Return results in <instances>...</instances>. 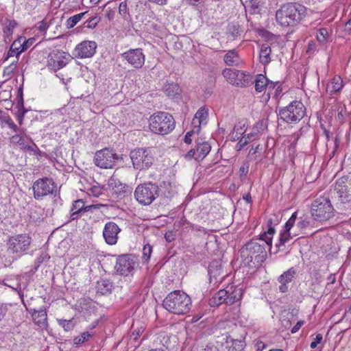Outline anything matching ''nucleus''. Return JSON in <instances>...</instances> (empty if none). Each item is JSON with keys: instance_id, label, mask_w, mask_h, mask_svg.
Listing matches in <instances>:
<instances>
[{"instance_id": "obj_6", "label": "nucleus", "mask_w": 351, "mask_h": 351, "mask_svg": "<svg viewBox=\"0 0 351 351\" xmlns=\"http://www.w3.org/2000/svg\"><path fill=\"white\" fill-rule=\"evenodd\" d=\"M280 119L287 124L298 123L306 114V107L298 100L291 101L288 106L278 110Z\"/></svg>"}, {"instance_id": "obj_38", "label": "nucleus", "mask_w": 351, "mask_h": 351, "mask_svg": "<svg viewBox=\"0 0 351 351\" xmlns=\"http://www.w3.org/2000/svg\"><path fill=\"white\" fill-rule=\"evenodd\" d=\"M16 23L14 20H7L5 26L3 28V34L5 39H10L13 34V29L16 27Z\"/></svg>"}, {"instance_id": "obj_33", "label": "nucleus", "mask_w": 351, "mask_h": 351, "mask_svg": "<svg viewBox=\"0 0 351 351\" xmlns=\"http://www.w3.org/2000/svg\"><path fill=\"white\" fill-rule=\"evenodd\" d=\"M112 287V282L107 279H101L97 282V292L102 295L110 293Z\"/></svg>"}, {"instance_id": "obj_40", "label": "nucleus", "mask_w": 351, "mask_h": 351, "mask_svg": "<svg viewBox=\"0 0 351 351\" xmlns=\"http://www.w3.org/2000/svg\"><path fill=\"white\" fill-rule=\"evenodd\" d=\"M24 135H25V131L23 129V131L21 132H18V134L13 135L10 138V143H12L14 145L23 146L25 145Z\"/></svg>"}, {"instance_id": "obj_50", "label": "nucleus", "mask_w": 351, "mask_h": 351, "mask_svg": "<svg viewBox=\"0 0 351 351\" xmlns=\"http://www.w3.org/2000/svg\"><path fill=\"white\" fill-rule=\"evenodd\" d=\"M1 120L14 132H21L23 131V129L18 128V126L14 123V122L12 121L10 116L3 117L1 118Z\"/></svg>"}, {"instance_id": "obj_13", "label": "nucleus", "mask_w": 351, "mask_h": 351, "mask_svg": "<svg viewBox=\"0 0 351 351\" xmlns=\"http://www.w3.org/2000/svg\"><path fill=\"white\" fill-rule=\"evenodd\" d=\"M138 265L136 256L132 254H122L117 256L114 269L119 275L132 276Z\"/></svg>"}, {"instance_id": "obj_52", "label": "nucleus", "mask_w": 351, "mask_h": 351, "mask_svg": "<svg viewBox=\"0 0 351 351\" xmlns=\"http://www.w3.org/2000/svg\"><path fill=\"white\" fill-rule=\"evenodd\" d=\"M310 226V221L306 219H301L295 224L296 231L300 233Z\"/></svg>"}, {"instance_id": "obj_35", "label": "nucleus", "mask_w": 351, "mask_h": 351, "mask_svg": "<svg viewBox=\"0 0 351 351\" xmlns=\"http://www.w3.org/2000/svg\"><path fill=\"white\" fill-rule=\"evenodd\" d=\"M52 19L45 17L43 21L37 23L35 25V28L38 31V34H40L41 36H45L47 30L52 23Z\"/></svg>"}, {"instance_id": "obj_27", "label": "nucleus", "mask_w": 351, "mask_h": 351, "mask_svg": "<svg viewBox=\"0 0 351 351\" xmlns=\"http://www.w3.org/2000/svg\"><path fill=\"white\" fill-rule=\"evenodd\" d=\"M160 186L162 195L168 199H171L177 193L175 183L169 181H163Z\"/></svg>"}, {"instance_id": "obj_63", "label": "nucleus", "mask_w": 351, "mask_h": 351, "mask_svg": "<svg viewBox=\"0 0 351 351\" xmlns=\"http://www.w3.org/2000/svg\"><path fill=\"white\" fill-rule=\"evenodd\" d=\"M193 134V131H189L188 132L186 135L184 136V143H186V144H191V142H192V140L191 138V136Z\"/></svg>"}, {"instance_id": "obj_56", "label": "nucleus", "mask_w": 351, "mask_h": 351, "mask_svg": "<svg viewBox=\"0 0 351 351\" xmlns=\"http://www.w3.org/2000/svg\"><path fill=\"white\" fill-rule=\"evenodd\" d=\"M49 258L50 256L46 252H42L36 260V267H38L42 263L47 261Z\"/></svg>"}, {"instance_id": "obj_12", "label": "nucleus", "mask_w": 351, "mask_h": 351, "mask_svg": "<svg viewBox=\"0 0 351 351\" xmlns=\"http://www.w3.org/2000/svg\"><path fill=\"white\" fill-rule=\"evenodd\" d=\"M119 160H122V157L108 148L97 151L94 157L95 165L101 169H112Z\"/></svg>"}, {"instance_id": "obj_46", "label": "nucleus", "mask_w": 351, "mask_h": 351, "mask_svg": "<svg viewBox=\"0 0 351 351\" xmlns=\"http://www.w3.org/2000/svg\"><path fill=\"white\" fill-rule=\"evenodd\" d=\"M297 219V212H294L289 220L286 222L284 230L287 231H296L295 221Z\"/></svg>"}, {"instance_id": "obj_36", "label": "nucleus", "mask_w": 351, "mask_h": 351, "mask_svg": "<svg viewBox=\"0 0 351 351\" xmlns=\"http://www.w3.org/2000/svg\"><path fill=\"white\" fill-rule=\"evenodd\" d=\"M242 32L243 30L237 23H230L228 26V34L232 38V40L238 38Z\"/></svg>"}, {"instance_id": "obj_60", "label": "nucleus", "mask_w": 351, "mask_h": 351, "mask_svg": "<svg viewBox=\"0 0 351 351\" xmlns=\"http://www.w3.org/2000/svg\"><path fill=\"white\" fill-rule=\"evenodd\" d=\"M128 12V6H127V3L125 1H122L120 4H119V13L122 15L123 16H125V15Z\"/></svg>"}, {"instance_id": "obj_39", "label": "nucleus", "mask_w": 351, "mask_h": 351, "mask_svg": "<svg viewBox=\"0 0 351 351\" xmlns=\"http://www.w3.org/2000/svg\"><path fill=\"white\" fill-rule=\"evenodd\" d=\"M164 91L168 97H173L179 94L180 87L177 84H167L164 87Z\"/></svg>"}, {"instance_id": "obj_41", "label": "nucleus", "mask_w": 351, "mask_h": 351, "mask_svg": "<svg viewBox=\"0 0 351 351\" xmlns=\"http://www.w3.org/2000/svg\"><path fill=\"white\" fill-rule=\"evenodd\" d=\"M245 123L241 124V123H239V124L234 125V132L232 134L233 141H238L241 137L243 136V134L245 132Z\"/></svg>"}, {"instance_id": "obj_4", "label": "nucleus", "mask_w": 351, "mask_h": 351, "mask_svg": "<svg viewBox=\"0 0 351 351\" xmlns=\"http://www.w3.org/2000/svg\"><path fill=\"white\" fill-rule=\"evenodd\" d=\"M149 128L154 134L166 135L176 127L173 117L167 112L159 111L152 114L148 120Z\"/></svg>"}, {"instance_id": "obj_25", "label": "nucleus", "mask_w": 351, "mask_h": 351, "mask_svg": "<svg viewBox=\"0 0 351 351\" xmlns=\"http://www.w3.org/2000/svg\"><path fill=\"white\" fill-rule=\"evenodd\" d=\"M254 83L255 90L258 93H261L267 87L271 88L275 87L274 83L269 82V80L262 74H259L256 77Z\"/></svg>"}, {"instance_id": "obj_57", "label": "nucleus", "mask_w": 351, "mask_h": 351, "mask_svg": "<svg viewBox=\"0 0 351 351\" xmlns=\"http://www.w3.org/2000/svg\"><path fill=\"white\" fill-rule=\"evenodd\" d=\"M323 339V336L322 334L318 333L316 335V337L313 339L311 342L310 347L312 349H314L317 347V344L320 343Z\"/></svg>"}, {"instance_id": "obj_45", "label": "nucleus", "mask_w": 351, "mask_h": 351, "mask_svg": "<svg viewBox=\"0 0 351 351\" xmlns=\"http://www.w3.org/2000/svg\"><path fill=\"white\" fill-rule=\"evenodd\" d=\"M297 219V212H294L289 220L286 222L284 230L287 231H296L295 221Z\"/></svg>"}, {"instance_id": "obj_55", "label": "nucleus", "mask_w": 351, "mask_h": 351, "mask_svg": "<svg viewBox=\"0 0 351 351\" xmlns=\"http://www.w3.org/2000/svg\"><path fill=\"white\" fill-rule=\"evenodd\" d=\"M60 325L64 328L66 331H69L73 329V325L71 320L60 319L58 320Z\"/></svg>"}, {"instance_id": "obj_16", "label": "nucleus", "mask_w": 351, "mask_h": 351, "mask_svg": "<svg viewBox=\"0 0 351 351\" xmlns=\"http://www.w3.org/2000/svg\"><path fill=\"white\" fill-rule=\"evenodd\" d=\"M70 60V56L60 50L51 51L47 58V66L56 71L65 66Z\"/></svg>"}, {"instance_id": "obj_59", "label": "nucleus", "mask_w": 351, "mask_h": 351, "mask_svg": "<svg viewBox=\"0 0 351 351\" xmlns=\"http://www.w3.org/2000/svg\"><path fill=\"white\" fill-rule=\"evenodd\" d=\"M249 171V165L247 163L243 164L239 168V176L241 178L246 176Z\"/></svg>"}, {"instance_id": "obj_31", "label": "nucleus", "mask_w": 351, "mask_h": 351, "mask_svg": "<svg viewBox=\"0 0 351 351\" xmlns=\"http://www.w3.org/2000/svg\"><path fill=\"white\" fill-rule=\"evenodd\" d=\"M271 47L268 43H264L261 45L260 51V62L264 64H268L271 60Z\"/></svg>"}, {"instance_id": "obj_1", "label": "nucleus", "mask_w": 351, "mask_h": 351, "mask_svg": "<svg viewBox=\"0 0 351 351\" xmlns=\"http://www.w3.org/2000/svg\"><path fill=\"white\" fill-rule=\"evenodd\" d=\"M267 226V230L260 235L259 239L251 240L241 249V257L247 264L253 261L256 263H261L265 259L267 253L265 247L258 241L265 242L271 248L273 236L276 232L273 227L272 219L268 220Z\"/></svg>"}, {"instance_id": "obj_47", "label": "nucleus", "mask_w": 351, "mask_h": 351, "mask_svg": "<svg viewBox=\"0 0 351 351\" xmlns=\"http://www.w3.org/2000/svg\"><path fill=\"white\" fill-rule=\"evenodd\" d=\"M317 39L320 43H325L329 36L328 30L326 28H320L317 31Z\"/></svg>"}, {"instance_id": "obj_28", "label": "nucleus", "mask_w": 351, "mask_h": 351, "mask_svg": "<svg viewBox=\"0 0 351 351\" xmlns=\"http://www.w3.org/2000/svg\"><path fill=\"white\" fill-rule=\"evenodd\" d=\"M298 235H299V232L297 231H287L286 230H283L280 234L279 240L276 244V247L278 250H282V247H284L292 237Z\"/></svg>"}, {"instance_id": "obj_29", "label": "nucleus", "mask_w": 351, "mask_h": 351, "mask_svg": "<svg viewBox=\"0 0 351 351\" xmlns=\"http://www.w3.org/2000/svg\"><path fill=\"white\" fill-rule=\"evenodd\" d=\"M343 80L340 76H335L327 84L326 91L330 95L339 93L343 88Z\"/></svg>"}, {"instance_id": "obj_21", "label": "nucleus", "mask_w": 351, "mask_h": 351, "mask_svg": "<svg viewBox=\"0 0 351 351\" xmlns=\"http://www.w3.org/2000/svg\"><path fill=\"white\" fill-rule=\"evenodd\" d=\"M97 48V44L94 41L85 40L78 44L74 50L75 55L80 58L92 57Z\"/></svg>"}, {"instance_id": "obj_17", "label": "nucleus", "mask_w": 351, "mask_h": 351, "mask_svg": "<svg viewBox=\"0 0 351 351\" xmlns=\"http://www.w3.org/2000/svg\"><path fill=\"white\" fill-rule=\"evenodd\" d=\"M34 38L26 40L25 38L23 36L16 39L8 50L5 60L14 56L18 58L21 53L26 51L34 43Z\"/></svg>"}, {"instance_id": "obj_7", "label": "nucleus", "mask_w": 351, "mask_h": 351, "mask_svg": "<svg viewBox=\"0 0 351 351\" xmlns=\"http://www.w3.org/2000/svg\"><path fill=\"white\" fill-rule=\"evenodd\" d=\"M335 209L328 197H319L315 199L311 205V215L317 221H328L334 216Z\"/></svg>"}, {"instance_id": "obj_61", "label": "nucleus", "mask_w": 351, "mask_h": 351, "mask_svg": "<svg viewBox=\"0 0 351 351\" xmlns=\"http://www.w3.org/2000/svg\"><path fill=\"white\" fill-rule=\"evenodd\" d=\"M258 134V133L256 132V130H254V128H252V132L250 133L246 134L245 137L250 142V141H254L256 138Z\"/></svg>"}, {"instance_id": "obj_34", "label": "nucleus", "mask_w": 351, "mask_h": 351, "mask_svg": "<svg viewBox=\"0 0 351 351\" xmlns=\"http://www.w3.org/2000/svg\"><path fill=\"white\" fill-rule=\"evenodd\" d=\"M263 5L262 0H250L245 8L247 9L250 14H260Z\"/></svg>"}, {"instance_id": "obj_44", "label": "nucleus", "mask_w": 351, "mask_h": 351, "mask_svg": "<svg viewBox=\"0 0 351 351\" xmlns=\"http://www.w3.org/2000/svg\"><path fill=\"white\" fill-rule=\"evenodd\" d=\"M16 107L18 108L16 117L19 121V125H22L25 114L27 112V110L24 108L23 106V98H21V101L17 104Z\"/></svg>"}, {"instance_id": "obj_8", "label": "nucleus", "mask_w": 351, "mask_h": 351, "mask_svg": "<svg viewBox=\"0 0 351 351\" xmlns=\"http://www.w3.org/2000/svg\"><path fill=\"white\" fill-rule=\"evenodd\" d=\"M159 187L151 182L137 186L134 191L136 201L142 205H150L159 195Z\"/></svg>"}, {"instance_id": "obj_24", "label": "nucleus", "mask_w": 351, "mask_h": 351, "mask_svg": "<svg viewBox=\"0 0 351 351\" xmlns=\"http://www.w3.org/2000/svg\"><path fill=\"white\" fill-rule=\"evenodd\" d=\"M31 312L34 323L41 328H46L48 326L46 308L43 307L39 310L31 309Z\"/></svg>"}, {"instance_id": "obj_9", "label": "nucleus", "mask_w": 351, "mask_h": 351, "mask_svg": "<svg viewBox=\"0 0 351 351\" xmlns=\"http://www.w3.org/2000/svg\"><path fill=\"white\" fill-rule=\"evenodd\" d=\"M34 197L36 200H43L48 195L56 196L57 185L52 178L47 177L36 180L32 186Z\"/></svg>"}, {"instance_id": "obj_48", "label": "nucleus", "mask_w": 351, "mask_h": 351, "mask_svg": "<svg viewBox=\"0 0 351 351\" xmlns=\"http://www.w3.org/2000/svg\"><path fill=\"white\" fill-rule=\"evenodd\" d=\"M100 21V17L95 15L92 17H88L86 21L84 23L83 25L84 27L93 29Z\"/></svg>"}, {"instance_id": "obj_30", "label": "nucleus", "mask_w": 351, "mask_h": 351, "mask_svg": "<svg viewBox=\"0 0 351 351\" xmlns=\"http://www.w3.org/2000/svg\"><path fill=\"white\" fill-rule=\"evenodd\" d=\"M43 210L40 206L33 205L29 207L28 216L33 223L40 222L43 219Z\"/></svg>"}, {"instance_id": "obj_64", "label": "nucleus", "mask_w": 351, "mask_h": 351, "mask_svg": "<svg viewBox=\"0 0 351 351\" xmlns=\"http://www.w3.org/2000/svg\"><path fill=\"white\" fill-rule=\"evenodd\" d=\"M196 148L191 149L186 155V157L188 158H194L196 160Z\"/></svg>"}, {"instance_id": "obj_37", "label": "nucleus", "mask_w": 351, "mask_h": 351, "mask_svg": "<svg viewBox=\"0 0 351 351\" xmlns=\"http://www.w3.org/2000/svg\"><path fill=\"white\" fill-rule=\"evenodd\" d=\"M88 14V12H84L69 17L66 22V27L71 29Z\"/></svg>"}, {"instance_id": "obj_22", "label": "nucleus", "mask_w": 351, "mask_h": 351, "mask_svg": "<svg viewBox=\"0 0 351 351\" xmlns=\"http://www.w3.org/2000/svg\"><path fill=\"white\" fill-rule=\"evenodd\" d=\"M210 282L214 281V284L221 281L224 275L222 274V268L221 261L219 260H214L211 261L208 267Z\"/></svg>"}, {"instance_id": "obj_49", "label": "nucleus", "mask_w": 351, "mask_h": 351, "mask_svg": "<svg viewBox=\"0 0 351 351\" xmlns=\"http://www.w3.org/2000/svg\"><path fill=\"white\" fill-rule=\"evenodd\" d=\"M268 121L267 119H261L258 121L253 127L254 130L258 134L263 132L267 129Z\"/></svg>"}, {"instance_id": "obj_19", "label": "nucleus", "mask_w": 351, "mask_h": 351, "mask_svg": "<svg viewBox=\"0 0 351 351\" xmlns=\"http://www.w3.org/2000/svg\"><path fill=\"white\" fill-rule=\"evenodd\" d=\"M121 228L114 221L107 222L103 230V237L105 242L110 245H115L118 241V235Z\"/></svg>"}, {"instance_id": "obj_58", "label": "nucleus", "mask_w": 351, "mask_h": 351, "mask_svg": "<svg viewBox=\"0 0 351 351\" xmlns=\"http://www.w3.org/2000/svg\"><path fill=\"white\" fill-rule=\"evenodd\" d=\"M238 141L239 142L237 145L238 150L242 149L243 147L250 142L249 140H247V138L245 137V135H243V136L241 137Z\"/></svg>"}, {"instance_id": "obj_11", "label": "nucleus", "mask_w": 351, "mask_h": 351, "mask_svg": "<svg viewBox=\"0 0 351 351\" xmlns=\"http://www.w3.org/2000/svg\"><path fill=\"white\" fill-rule=\"evenodd\" d=\"M31 242L32 239L27 234H20L11 237L8 240V250L16 258H20L29 249Z\"/></svg>"}, {"instance_id": "obj_62", "label": "nucleus", "mask_w": 351, "mask_h": 351, "mask_svg": "<svg viewBox=\"0 0 351 351\" xmlns=\"http://www.w3.org/2000/svg\"><path fill=\"white\" fill-rule=\"evenodd\" d=\"M304 324V322L303 321H298L297 322V324L292 328L291 332V333H295L297 332L300 328L302 326V325Z\"/></svg>"}, {"instance_id": "obj_42", "label": "nucleus", "mask_w": 351, "mask_h": 351, "mask_svg": "<svg viewBox=\"0 0 351 351\" xmlns=\"http://www.w3.org/2000/svg\"><path fill=\"white\" fill-rule=\"evenodd\" d=\"M245 344L244 341L239 339H232L231 345L228 346L229 351H242Z\"/></svg>"}, {"instance_id": "obj_2", "label": "nucleus", "mask_w": 351, "mask_h": 351, "mask_svg": "<svg viewBox=\"0 0 351 351\" xmlns=\"http://www.w3.org/2000/svg\"><path fill=\"white\" fill-rule=\"evenodd\" d=\"M306 14V8L300 3H287L276 13L277 22L284 27L294 26Z\"/></svg>"}, {"instance_id": "obj_20", "label": "nucleus", "mask_w": 351, "mask_h": 351, "mask_svg": "<svg viewBox=\"0 0 351 351\" xmlns=\"http://www.w3.org/2000/svg\"><path fill=\"white\" fill-rule=\"evenodd\" d=\"M98 205H89L85 206L83 199H79L73 202L72 206L70 209V217L69 221L77 220L82 216L85 213L90 211L92 208H97Z\"/></svg>"}, {"instance_id": "obj_32", "label": "nucleus", "mask_w": 351, "mask_h": 351, "mask_svg": "<svg viewBox=\"0 0 351 351\" xmlns=\"http://www.w3.org/2000/svg\"><path fill=\"white\" fill-rule=\"evenodd\" d=\"M223 61L228 66H237L241 62V59L238 53L232 49L224 55Z\"/></svg>"}, {"instance_id": "obj_54", "label": "nucleus", "mask_w": 351, "mask_h": 351, "mask_svg": "<svg viewBox=\"0 0 351 351\" xmlns=\"http://www.w3.org/2000/svg\"><path fill=\"white\" fill-rule=\"evenodd\" d=\"M133 330L131 334V338H132L134 340H136L138 337H140L143 331L144 328L143 326L137 327L136 328H134V325H132Z\"/></svg>"}, {"instance_id": "obj_51", "label": "nucleus", "mask_w": 351, "mask_h": 351, "mask_svg": "<svg viewBox=\"0 0 351 351\" xmlns=\"http://www.w3.org/2000/svg\"><path fill=\"white\" fill-rule=\"evenodd\" d=\"M91 336H92V335L90 334L88 332H84L74 339V343L75 344L83 343L85 341H88L90 339V337H91Z\"/></svg>"}, {"instance_id": "obj_26", "label": "nucleus", "mask_w": 351, "mask_h": 351, "mask_svg": "<svg viewBox=\"0 0 351 351\" xmlns=\"http://www.w3.org/2000/svg\"><path fill=\"white\" fill-rule=\"evenodd\" d=\"M196 160H203L210 152L211 147L208 142L197 141L196 143Z\"/></svg>"}, {"instance_id": "obj_14", "label": "nucleus", "mask_w": 351, "mask_h": 351, "mask_svg": "<svg viewBox=\"0 0 351 351\" xmlns=\"http://www.w3.org/2000/svg\"><path fill=\"white\" fill-rule=\"evenodd\" d=\"M222 75L230 84L234 86L245 87L252 83V76L239 70L225 69Z\"/></svg>"}, {"instance_id": "obj_15", "label": "nucleus", "mask_w": 351, "mask_h": 351, "mask_svg": "<svg viewBox=\"0 0 351 351\" xmlns=\"http://www.w3.org/2000/svg\"><path fill=\"white\" fill-rule=\"evenodd\" d=\"M334 195L338 198L340 204L351 202V182L348 178L342 177L336 181Z\"/></svg>"}, {"instance_id": "obj_5", "label": "nucleus", "mask_w": 351, "mask_h": 351, "mask_svg": "<svg viewBox=\"0 0 351 351\" xmlns=\"http://www.w3.org/2000/svg\"><path fill=\"white\" fill-rule=\"evenodd\" d=\"M242 295V288L234 285L227 286L216 292L210 299L209 304L211 306H218L222 304L231 305L239 301Z\"/></svg>"}, {"instance_id": "obj_10", "label": "nucleus", "mask_w": 351, "mask_h": 351, "mask_svg": "<svg viewBox=\"0 0 351 351\" xmlns=\"http://www.w3.org/2000/svg\"><path fill=\"white\" fill-rule=\"evenodd\" d=\"M133 167L136 170L147 169L154 162V157L150 150L145 148H137L130 153Z\"/></svg>"}, {"instance_id": "obj_53", "label": "nucleus", "mask_w": 351, "mask_h": 351, "mask_svg": "<svg viewBox=\"0 0 351 351\" xmlns=\"http://www.w3.org/2000/svg\"><path fill=\"white\" fill-rule=\"evenodd\" d=\"M152 252V246L149 244H145L143 248V258L148 261L150 258Z\"/></svg>"}, {"instance_id": "obj_3", "label": "nucleus", "mask_w": 351, "mask_h": 351, "mask_svg": "<svg viewBox=\"0 0 351 351\" xmlns=\"http://www.w3.org/2000/svg\"><path fill=\"white\" fill-rule=\"evenodd\" d=\"M162 305L171 313L185 315L190 311L192 302L191 298L186 293L176 290L166 296Z\"/></svg>"}, {"instance_id": "obj_23", "label": "nucleus", "mask_w": 351, "mask_h": 351, "mask_svg": "<svg viewBox=\"0 0 351 351\" xmlns=\"http://www.w3.org/2000/svg\"><path fill=\"white\" fill-rule=\"evenodd\" d=\"M295 276L296 271L293 267H291L278 277V281L280 284L279 291L281 293H285L288 291L289 287L287 285L295 278Z\"/></svg>"}, {"instance_id": "obj_18", "label": "nucleus", "mask_w": 351, "mask_h": 351, "mask_svg": "<svg viewBox=\"0 0 351 351\" xmlns=\"http://www.w3.org/2000/svg\"><path fill=\"white\" fill-rule=\"evenodd\" d=\"M122 57L136 69L141 68L145 60L143 50L140 48L130 49L122 53Z\"/></svg>"}, {"instance_id": "obj_43", "label": "nucleus", "mask_w": 351, "mask_h": 351, "mask_svg": "<svg viewBox=\"0 0 351 351\" xmlns=\"http://www.w3.org/2000/svg\"><path fill=\"white\" fill-rule=\"evenodd\" d=\"M208 117V111L204 108H200L195 113L193 119V123H195L196 119L198 120L199 125H201Z\"/></svg>"}]
</instances>
